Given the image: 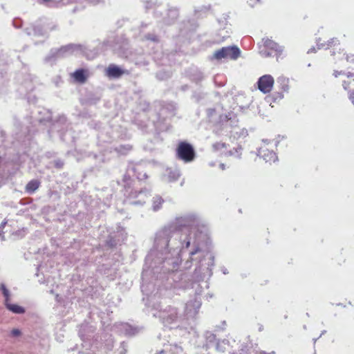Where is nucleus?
Wrapping results in <instances>:
<instances>
[{
  "label": "nucleus",
  "mask_w": 354,
  "mask_h": 354,
  "mask_svg": "<svg viewBox=\"0 0 354 354\" xmlns=\"http://www.w3.org/2000/svg\"><path fill=\"white\" fill-rule=\"evenodd\" d=\"M176 157L185 163L192 162L196 158L194 147L186 141L179 142L176 149Z\"/></svg>",
  "instance_id": "nucleus-1"
},
{
  "label": "nucleus",
  "mask_w": 354,
  "mask_h": 354,
  "mask_svg": "<svg viewBox=\"0 0 354 354\" xmlns=\"http://www.w3.org/2000/svg\"><path fill=\"white\" fill-rule=\"evenodd\" d=\"M333 75L335 77L343 75H344L342 85L343 88L347 91L348 99L354 104V73L349 71L345 73L342 71H335Z\"/></svg>",
  "instance_id": "nucleus-2"
},
{
  "label": "nucleus",
  "mask_w": 354,
  "mask_h": 354,
  "mask_svg": "<svg viewBox=\"0 0 354 354\" xmlns=\"http://www.w3.org/2000/svg\"><path fill=\"white\" fill-rule=\"evenodd\" d=\"M241 55V50L236 46L223 47L216 50L213 54V59L221 60L223 59L236 60Z\"/></svg>",
  "instance_id": "nucleus-3"
},
{
  "label": "nucleus",
  "mask_w": 354,
  "mask_h": 354,
  "mask_svg": "<svg viewBox=\"0 0 354 354\" xmlns=\"http://www.w3.org/2000/svg\"><path fill=\"white\" fill-rule=\"evenodd\" d=\"M0 290L5 297V305L9 310L17 314H22L25 312V309L23 307L10 303V292L4 284H1Z\"/></svg>",
  "instance_id": "nucleus-4"
},
{
  "label": "nucleus",
  "mask_w": 354,
  "mask_h": 354,
  "mask_svg": "<svg viewBox=\"0 0 354 354\" xmlns=\"http://www.w3.org/2000/svg\"><path fill=\"white\" fill-rule=\"evenodd\" d=\"M274 78L270 75L261 77L258 81V88L263 93H270L274 85Z\"/></svg>",
  "instance_id": "nucleus-5"
},
{
  "label": "nucleus",
  "mask_w": 354,
  "mask_h": 354,
  "mask_svg": "<svg viewBox=\"0 0 354 354\" xmlns=\"http://www.w3.org/2000/svg\"><path fill=\"white\" fill-rule=\"evenodd\" d=\"M71 76L73 78L75 82L84 84L87 80L88 77V72L87 70L80 68L71 73Z\"/></svg>",
  "instance_id": "nucleus-6"
},
{
  "label": "nucleus",
  "mask_w": 354,
  "mask_h": 354,
  "mask_svg": "<svg viewBox=\"0 0 354 354\" xmlns=\"http://www.w3.org/2000/svg\"><path fill=\"white\" fill-rule=\"evenodd\" d=\"M124 73V71L114 64H110L106 69V75L109 77L118 78Z\"/></svg>",
  "instance_id": "nucleus-7"
},
{
  "label": "nucleus",
  "mask_w": 354,
  "mask_h": 354,
  "mask_svg": "<svg viewBox=\"0 0 354 354\" xmlns=\"http://www.w3.org/2000/svg\"><path fill=\"white\" fill-rule=\"evenodd\" d=\"M183 348L176 344H168L157 354H180Z\"/></svg>",
  "instance_id": "nucleus-8"
},
{
  "label": "nucleus",
  "mask_w": 354,
  "mask_h": 354,
  "mask_svg": "<svg viewBox=\"0 0 354 354\" xmlns=\"http://www.w3.org/2000/svg\"><path fill=\"white\" fill-rule=\"evenodd\" d=\"M339 40L336 37H333L324 43L318 44V46L320 48L330 49L335 48L339 46Z\"/></svg>",
  "instance_id": "nucleus-9"
},
{
  "label": "nucleus",
  "mask_w": 354,
  "mask_h": 354,
  "mask_svg": "<svg viewBox=\"0 0 354 354\" xmlns=\"http://www.w3.org/2000/svg\"><path fill=\"white\" fill-rule=\"evenodd\" d=\"M259 153L266 162H275L277 159V154L273 151L262 149Z\"/></svg>",
  "instance_id": "nucleus-10"
},
{
  "label": "nucleus",
  "mask_w": 354,
  "mask_h": 354,
  "mask_svg": "<svg viewBox=\"0 0 354 354\" xmlns=\"http://www.w3.org/2000/svg\"><path fill=\"white\" fill-rule=\"evenodd\" d=\"M40 186V182L38 180H32L26 185L25 190L27 193H34Z\"/></svg>",
  "instance_id": "nucleus-11"
},
{
  "label": "nucleus",
  "mask_w": 354,
  "mask_h": 354,
  "mask_svg": "<svg viewBox=\"0 0 354 354\" xmlns=\"http://www.w3.org/2000/svg\"><path fill=\"white\" fill-rule=\"evenodd\" d=\"M265 48L277 51L279 45L277 43L269 38H264L262 39Z\"/></svg>",
  "instance_id": "nucleus-12"
},
{
  "label": "nucleus",
  "mask_w": 354,
  "mask_h": 354,
  "mask_svg": "<svg viewBox=\"0 0 354 354\" xmlns=\"http://www.w3.org/2000/svg\"><path fill=\"white\" fill-rule=\"evenodd\" d=\"M132 149V146L129 145H120V147L115 149V151L118 153L126 155Z\"/></svg>",
  "instance_id": "nucleus-13"
},
{
  "label": "nucleus",
  "mask_w": 354,
  "mask_h": 354,
  "mask_svg": "<svg viewBox=\"0 0 354 354\" xmlns=\"http://www.w3.org/2000/svg\"><path fill=\"white\" fill-rule=\"evenodd\" d=\"M278 82H279L281 89L283 91H288L289 90L290 86H289V79L288 78L281 77L278 79Z\"/></svg>",
  "instance_id": "nucleus-14"
},
{
  "label": "nucleus",
  "mask_w": 354,
  "mask_h": 354,
  "mask_svg": "<svg viewBox=\"0 0 354 354\" xmlns=\"http://www.w3.org/2000/svg\"><path fill=\"white\" fill-rule=\"evenodd\" d=\"M345 59L348 64H354V53L346 54Z\"/></svg>",
  "instance_id": "nucleus-15"
},
{
  "label": "nucleus",
  "mask_w": 354,
  "mask_h": 354,
  "mask_svg": "<svg viewBox=\"0 0 354 354\" xmlns=\"http://www.w3.org/2000/svg\"><path fill=\"white\" fill-rule=\"evenodd\" d=\"M227 147V145L224 142H216L214 145V148L216 149V150H221L222 149H224V148H226Z\"/></svg>",
  "instance_id": "nucleus-16"
},
{
  "label": "nucleus",
  "mask_w": 354,
  "mask_h": 354,
  "mask_svg": "<svg viewBox=\"0 0 354 354\" xmlns=\"http://www.w3.org/2000/svg\"><path fill=\"white\" fill-rule=\"evenodd\" d=\"M11 333L14 336H18L20 335V330L19 329H13Z\"/></svg>",
  "instance_id": "nucleus-17"
},
{
  "label": "nucleus",
  "mask_w": 354,
  "mask_h": 354,
  "mask_svg": "<svg viewBox=\"0 0 354 354\" xmlns=\"http://www.w3.org/2000/svg\"><path fill=\"white\" fill-rule=\"evenodd\" d=\"M177 315H178V313H177V309H174V313L173 314V319H176L177 318Z\"/></svg>",
  "instance_id": "nucleus-18"
},
{
  "label": "nucleus",
  "mask_w": 354,
  "mask_h": 354,
  "mask_svg": "<svg viewBox=\"0 0 354 354\" xmlns=\"http://www.w3.org/2000/svg\"><path fill=\"white\" fill-rule=\"evenodd\" d=\"M277 98L281 99V98H283V95L279 93L277 97H275L274 99L276 100Z\"/></svg>",
  "instance_id": "nucleus-19"
},
{
  "label": "nucleus",
  "mask_w": 354,
  "mask_h": 354,
  "mask_svg": "<svg viewBox=\"0 0 354 354\" xmlns=\"http://www.w3.org/2000/svg\"><path fill=\"white\" fill-rule=\"evenodd\" d=\"M189 245V242H187V247H188Z\"/></svg>",
  "instance_id": "nucleus-20"
},
{
  "label": "nucleus",
  "mask_w": 354,
  "mask_h": 354,
  "mask_svg": "<svg viewBox=\"0 0 354 354\" xmlns=\"http://www.w3.org/2000/svg\"><path fill=\"white\" fill-rule=\"evenodd\" d=\"M310 50V51H314V48H311Z\"/></svg>",
  "instance_id": "nucleus-21"
}]
</instances>
